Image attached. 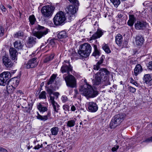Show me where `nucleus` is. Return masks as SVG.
I'll return each mask as SVG.
<instances>
[{
    "mask_svg": "<svg viewBox=\"0 0 152 152\" xmlns=\"http://www.w3.org/2000/svg\"><path fill=\"white\" fill-rule=\"evenodd\" d=\"M134 43L137 46L140 47L143 44L144 42V37L141 35L137 36L135 38Z\"/></svg>",
    "mask_w": 152,
    "mask_h": 152,
    "instance_id": "13",
    "label": "nucleus"
},
{
    "mask_svg": "<svg viewBox=\"0 0 152 152\" xmlns=\"http://www.w3.org/2000/svg\"><path fill=\"white\" fill-rule=\"evenodd\" d=\"M87 104L88 108L89 111L91 112H95L98 110V107L95 103L90 102H88Z\"/></svg>",
    "mask_w": 152,
    "mask_h": 152,
    "instance_id": "12",
    "label": "nucleus"
},
{
    "mask_svg": "<svg viewBox=\"0 0 152 152\" xmlns=\"http://www.w3.org/2000/svg\"><path fill=\"white\" fill-rule=\"evenodd\" d=\"M53 95L56 96V99H57L58 98V96L59 95V94L58 92H54L53 94Z\"/></svg>",
    "mask_w": 152,
    "mask_h": 152,
    "instance_id": "48",
    "label": "nucleus"
},
{
    "mask_svg": "<svg viewBox=\"0 0 152 152\" xmlns=\"http://www.w3.org/2000/svg\"><path fill=\"white\" fill-rule=\"evenodd\" d=\"M10 55L11 59L15 62L17 59L16 56V53L17 51L14 48H11L9 50Z\"/></svg>",
    "mask_w": 152,
    "mask_h": 152,
    "instance_id": "18",
    "label": "nucleus"
},
{
    "mask_svg": "<svg viewBox=\"0 0 152 152\" xmlns=\"http://www.w3.org/2000/svg\"><path fill=\"white\" fill-rule=\"evenodd\" d=\"M0 152H8L5 149L3 148H0Z\"/></svg>",
    "mask_w": 152,
    "mask_h": 152,
    "instance_id": "52",
    "label": "nucleus"
},
{
    "mask_svg": "<svg viewBox=\"0 0 152 152\" xmlns=\"http://www.w3.org/2000/svg\"><path fill=\"white\" fill-rule=\"evenodd\" d=\"M143 80L145 83L148 85L149 86L152 85V79L150 75L149 74H146L144 75Z\"/></svg>",
    "mask_w": 152,
    "mask_h": 152,
    "instance_id": "19",
    "label": "nucleus"
},
{
    "mask_svg": "<svg viewBox=\"0 0 152 152\" xmlns=\"http://www.w3.org/2000/svg\"><path fill=\"white\" fill-rule=\"evenodd\" d=\"M129 19H135V17L134 15L132 14H129Z\"/></svg>",
    "mask_w": 152,
    "mask_h": 152,
    "instance_id": "50",
    "label": "nucleus"
},
{
    "mask_svg": "<svg viewBox=\"0 0 152 152\" xmlns=\"http://www.w3.org/2000/svg\"><path fill=\"white\" fill-rule=\"evenodd\" d=\"M148 68L149 69L152 70V62L149 64Z\"/></svg>",
    "mask_w": 152,
    "mask_h": 152,
    "instance_id": "58",
    "label": "nucleus"
},
{
    "mask_svg": "<svg viewBox=\"0 0 152 152\" xmlns=\"http://www.w3.org/2000/svg\"><path fill=\"white\" fill-rule=\"evenodd\" d=\"M147 24L146 22L137 21L135 24V28L137 29H141L146 27Z\"/></svg>",
    "mask_w": 152,
    "mask_h": 152,
    "instance_id": "22",
    "label": "nucleus"
},
{
    "mask_svg": "<svg viewBox=\"0 0 152 152\" xmlns=\"http://www.w3.org/2000/svg\"><path fill=\"white\" fill-rule=\"evenodd\" d=\"M72 67L69 61H64L61 69V72L63 73L66 72L67 73L66 74L69 75V72L72 71Z\"/></svg>",
    "mask_w": 152,
    "mask_h": 152,
    "instance_id": "9",
    "label": "nucleus"
},
{
    "mask_svg": "<svg viewBox=\"0 0 152 152\" xmlns=\"http://www.w3.org/2000/svg\"><path fill=\"white\" fill-rule=\"evenodd\" d=\"M56 77V76L55 75H53L50 77L49 80L47 84L49 85L50 84H52L53 83H54Z\"/></svg>",
    "mask_w": 152,
    "mask_h": 152,
    "instance_id": "34",
    "label": "nucleus"
},
{
    "mask_svg": "<svg viewBox=\"0 0 152 152\" xmlns=\"http://www.w3.org/2000/svg\"><path fill=\"white\" fill-rule=\"evenodd\" d=\"M2 61L4 65L6 67H11L13 66V63L8 57L5 56H3Z\"/></svg>",
    "mask_w": 152,
    "mask_h": 152,
    "instance_id": "14",
    "label": "nucleus"
},
{
    "mask_svg": "<svg viewBox=\"0 0 152 152\" xmlns=\"http://www.w3.org/2000/svg\"><path fill=\"white\" fill-rule=\"evenodd\" d=\"M30 23L31 25L34 24L36 21V20H29Z\"/></svg>",
    "mask_w": 152,
    "mask_h": 152,
    "instance_id": "51",
    "label": "nucleus"
},
{
    "mask_svg": "<svg viewBox=\"0 0 152 152\" xmlns=\"http://www.w3.org/2000/svg\"><path fill=\"white\" fill-rule=\"evenodd\" d=\"M124 116L121 114L115 115L112 118L110 124L111 128L114 129L119 125L124 120Z\"/></svg>",
    "mask_w": 152,
    "mask_h": 152,
    "instance_id": "5",
    "label": "nucleus"
},
{
    "mask_svg": "<svg viewBox=\"0 0 152 152\" xmlns=\"http://www.w3.org/2000/svg\"><path fill=\"white\" fill-rule=\"evenodd\" d=\"M143 70L142 66L140 64L136 65L134 69V74L137 76L138 74L141 73Z\"/></svg>",
    "mask_w": 152,
    "mask_h": 152,
    "instance_id": "21",
    "label": "nucleus"
},
{
    "mask_svg": "<svg viewBox=\"0 0 152 152\" xmlns=\"http://www.w3.org/2000/svg\"><path fill=\"white\" fill-rule=\"evenodd\" d=\"M133 84L136 86H137V83L135 82H133Z\"/></svg>",
    "mask_w": 152,
    "mask_h": 152,
    "instance_id": "64",
    "label": "nucleus"
},
{
    "mask_svg": "<svg viewBox=\"0 0 152 152\" xmlns=\"http://www.w3.org/2000/svg\"><path fill=\"white\" fill-rule=\"evenodd\" d=\"M43 147V145L41 144L40 145L39 144H38L37 145H35L34 148L35 149H38L40 148H42Z\"/></svg>",
    "mask_w": 152,
    "mask_h": 152,
    "instance_id": "45",
    "label": "nucleus"
},
{
    "mask_svg": "<svg viewBox=\"0 0 152 152\" xmlns=\"http://www.w3.org/2000/svg\"><path fill=\"white\" fill-rule=\"evenodd\" d=\"M53 19H66L64 13L62 11L57 13Z\"/></svg>",
    "mask_w": 152,
    "mask_h": 152,
    "instance_id": "23",
    "label": "nucleus"
},
{
    "mask_svg": "<svg viewBox=\"0 0 152 152\" xmlns=\"http://www.w3.org/2000/svg\"><path fill=\"white\" fill-rule=\"evenodd\" d=\"M122 41V37L120 34H118L115 37L116 43L119 46H121Z\"/></svg>",
    "mask_w": 152,
    "mask_h": 152,
    "instance_id": "27",
    "label": "nucleus"
},
{
    "mask_svg": "<svg viewBox=\"0 0 152 152\" xmlns=\"http://www.w3.org/2000/svg\"><path fill=\"white\" fill-rule=\"evenodd\" d=\"M37 28L39 30L33 33L34 35L37 38L40 39L46 35L48 32V29L44 27L38 25Z\"/></svg>",
    "mask_w": 152,
    "mask_h": 152,
    "instance_id": "7",
    "label": "nucleus"
},
{
    "mask_svg": "<svg viewBox=\"0 0 152 152\" xmlns=\"http://www.w3.org/2000/svg\"><path fill=\"white\" fill-rule=\"evenodd\" d=\"M76 110V107L74 105H73L71 106V110L72 111H74Z\"/></svg>",
    "mask_w": 152,
    "mask_h": 152,
    "instance_id": "54",
    "label": "nucleus"
},
{
    "mask_svg": "<svg viewBox=\"0 0 152 152\" xmlns=\"http://www.w3.org/2000/svg\"><path fill=\"white\" fill-rule=\"evenodd\" d=\"M94 51L92 53V55L97 58L100 55V52L98 49L97 46L96 45H94Z\"/></svg>",
    "mask_w": 152,
    "mask_h": 152,
    "instance_id": "25",
    "label": "nucleus"
},
{
    "mask_svg": "<svg viewBox=\"0 0 152 152\" xmlns=\"http://www.w3.org/2000/svg\"><path fill=\"white\" fill-rule=\"evenodd\" d=\"M103 58L102 56L96 65L94 66L93 69L95 70H98L99 69L100 66L102 65V64L103 62Z\"/></svg>",
    "mask_w": 152,
    "mask_h": 152,
    "instance_id": "24",
    "label": "nucleus"
},
{
    "mask_svg": "<svg viewBox=\"0 0 152 152\" xmlns=\"http://www.w3.org/2000/svg\"><path fill=\"white\" fill-rule=\"evenodd\" d=\"M37 108L40 112H45L47 110V108L46 107L43 106L40 103L38 105Z\"/></svg>",
    "mask_w": 152,
    "mask_h": 152,
    "instance_id": "33",
    "label": "nucleus"
},
{
    "mask_svg": "<svg viewBox=\"0 0 152 152\" xmlns=\"http://www.w3.org/2000/svg\"><path fill=\"white\" fill-rule=\"evenodd\" d=\"M54 55L53 54H52L50 56H47L48 58L50 61L53 59L54 57Z\"/></svg>",
    "mask_w": 152,
    "mask_h": 152,
    "instance_id": "49",
    "label": "nucleus"
},
{
    "mask_svg": "<svg viewBox=\"0 0 152 152\" xmlns=\"http://www.w3.org/2000/svg\"><path fill=\"white\" fill-rule=\"evenodd\" d=\"M50 43L53 46L55 45V42L53 40H52L50 41Z\"/></svg>",
    "mask_w": 152,
    "mask_h": 152,
    "instance_id": "59",
    "label": "nucleus"
},
{
    "mask_svg": "<svg viewBox=\"0 0 152 152\" xmlns=\"http://www.w3.org/2000/svg\"><path fill=\"white\" fill-rule=\"evenodd\" d=\"M39 98L40 99H46V92L45 91H42L41 92L39 96Z\"/></svg>",
    "mask_w": 152,
    "mask_h": 152,
    "instance_id": "38",
    "label": "nucleus"
},
{
    "mask_svg": "<svg viewBox=\"0 0 152 152\" xmlns=\"http://www.w3.org/2000/svg\"><path fill=\"white\" fill-rule=\"evenodd\" d=\"M119 146L118 145L115 146L114 147H113L112 148V151H113L114 152L116 151L117 149L119 148Z\"/></svg>",
    "mask_w": 152,
    "mask_h": 152,
    "instance_id": "47",
    "label": "nucleus"
},
{
    "mask_svg": "<svg viewBox=\"0 0 152 152\" xmlns=\"http://www.w3.org/2000/svg\"><path fill=\"white\" fill-rule=\"evenodd\" d=\"M134 20H129L127 22L128 25L130 26H132L134 22Z\"/></svg>",
    "mask_w": 152,
    "mask_h": 152,
    "instance_id": "42",
    "label": "nucleus"
},
{
    "mask_svg": "<svg viewBox=\"0 0 152 152\" xmlns=\"http://www.w3.org/2000/svg\"><path fill=\"white\" fill-rule=\"evenodd\" d=\"M47 91L49 94V96L52 95V94L53 93V90L50 88H48Z\"/></svg>",
    "mask_w": 152,
    "mask_h": 152,
    "instance_id": "43",
    "label": "nucleus"
},
{
    "mask_svg": "<svg viewBox=\"0 0 152 152\" xmlns=\"http://www.w3.org/2000/svg\"><path fill=\"white\" fill-rule=\"evenodd\" d=\"M152 142V136L150 137L146 138L145 140H143L141 143L143 142H145L149 143Z\"/></svg>",
    "mask_w": 152,
    "mask_h": 152,
    "instance_id": "39",
    "label": "nucleus"
},
{
    "mask_svg": "<svg viewBox=\"0 0 152 152\" xmlns=\"http://www.w3.org/2000/svg\"><path fill=\"white\" fill-rule=\"evenodd\" d=\"M74 6L76 7H78L79 3L77 0H68Z\"/></svg>",
    "mask_w": 152,
    "mask_h": 152,
    "instance_id": "37",
    "label": "nucleus"
},
{
    "mask_svg": "<svg viewBox=\"0 0 152 152\" xmlns=\"http://www.w3.org/2000/svg\"><path fill=\"white\" fill-rule=\"evenodd\" d=\"M23 36V32L21 31L16 32L14 35V37L16 38H21Z\"/></svg>",
    "mask_w": 152,
    "mask_h": 152,
    "instance_id": "35",
    "label": "nucleus"
},
{
    "mask_svg": "<svg viewBox=\"0 0 152 152\" xmlns=\"http://www.w3.org/2000/svg\"><path fill=\"white\" fill-rule=\"evenodd\" d=\"M66 126L68 127H71L74 126L75 124V121L73 119L70 120L66 123Z\"/></svg>",
    "mask_w": 152,
    "mask_h": 152,
    "instance_id": "30",
    "label": "nucleus"
},
{
    "mask_svg": "<svg viewBox=\"0 0 152 152\" xmlns=\"http://www.w3.org/2000/svg\"><path fill=\"white\" fill-rule=\"evenodd\" d=\"M66 20H53L54 24L56 26L62 25H63L66 21Z\"/></svg>",
    "mask_w": 152,
    "mask_h": 152,
    "instance_id": "26",
    "label": "nucleus"
},
{
    "mask_svg": "<svg viewBox=\"0 0 152 152\" xmlns=\"http://www.w3.org/2000/svg\"><path fill=\"white\" fill-rule=\"evenodd\" d=\"M110 74V72L105 68H102L99 72L94 75L92 80L93 83L94 85H98L101 83L102 79L104 77L103 80L105 81L107 80V77Z\"/></svg>",
    "mask_w": 152,
    "mask_h": 152,
    "instance_id": "2",
    "label": "nucleus"
},
{
    "mask_svg": "<svg viewBox=\"0 0 152 152\" xmlns=\"http://www.w3.org/2000/svg\"><path fill=\"white\" fill-rule=\"evenodd\" d=\"M17 93H20V94H21V93H22V91H21L20 90H18L17 91Z\"/></svg>",
    "mask_w": 152,
    "mask_h": 152,
    "instance_id": "62",
    "label": "nucleus"
},
{
    "mask_svg": "<svg viewBox=\"0 0 152 152\" xmlns=\"http://www.w3.org/2000/svg\"><path fill=\"white\" fill-rule=\"evenodd\" d=\"M96 20H92V22L93 23H95L94 24V25L95 26L96 24L98 25L97 21H95Z\"/></svg>",
    "mask_w": 152,
    "mask_h": 152,
    "instance_id": "56",
    "label": "nucleus"
},
{
    "mask_svg": "<svg viewBox=\"0 0 152 152\" xmlns=\"http://www.w3.org/2000/svg\"><path fill=\"white\" fill-rule=\"evenodd\" d=\"M37 58L35 57L29 60L26 64V68L29 69L33 68L36 66L38 64Z\"/></svg>",
    "mask_w": 152,
    "mask_h": 152,
    "instance_id": "10",
    "label": "nucleus"
},
{
    "mask_svg": "<svg viewBox=\"0 0 152 152\" xmlns=\"http://www.w3.org/2000/svg\"><path fill=\"white\" fill-rule=\"evenodd\" d=\"M49 99L48 100L49 103L52 105L54 111L56 112H58L59 106L57 102L55 101L54 96L50 95L49 96Z\"/></svg>",
    "mask_w": 152,
    "mask_h": 152,
    "instance_id": "11",
    "label": "nucleus"
},
{
    "mask_svg": "<svg viewBox=\"0 0 152 152\" xmlns=\"http://www.w3.org/2000/svg\"><path fill=\"white\" fill-rule=\"evenodd\" d=\"M11 77L10 73L9 72H4L0 74V85L5 86L7 85V88L8 90L10 86L9 85V82L12 84L11 85L12 88H16L19 84V81L18 80H11L10 79Z\"/></svg>",
    "mask_w": 152,
    "mask_h": 152,
    "instance_id": "1",
    "label": "nucleus"
},
{
    "mask_svg": "<svg viewBox=\"0 0 152 152\" xmlns=\"http://www.w3.org/2000/svg\"><path fill=\"white\" fill-rule=\"evenodd\" d=\"M0 9L4 12H6V9L2 5H1L0 6Z\"/></svg>",
    "mask_w": 152,
    "mask_h": 152,
    "instance_id": "46",
    "label": "nucleus"
},
{
    "mask_svg": "<svg viewBox=\"0 0 152 152\" xmlns=\"http://www.w3.org/2000/svg\"><path fill=\"white\" fill-rule=\"evenodd\" d=\"M80 91H82L83 94L88 98H94L98 94L97 91L94 90L91 86L87 84L84 85Z\"/></svg>",
    "mask_w": 152,
    "mask_h": 152,
    "instance_id": "4",
    "label": "nucleus"
},
{
    "mask_svg": "<svg viewBox=\"0 0 152 152\" xmlns=\"http://www.w3.org/2000/svg\"><path fill=\"white\" fill-rule=\"evenodd\" d=\"M102 48L106 53H108L111 52L110 49L107 44L104 43L102 45Z\"/></svg>",
    "mask_w": 152,
    "mask_h": 152,
    "instance_id": "32",
    "label": "nucleus"
},
{
    "mask_svg": "<svg viewBox=\"0 0 152 152\" xmlns=\"http://www.w3.org/2000/svg\"><path fill=\"white\" fill-rule=\"evenodd\" d=\"M111 2L113 4L114 6L117 7L121 3L120 0H110Z\"/></svg>",
    "mask_w": 152,
    "mask_h": 152,
    "instance_id": "36",
    "label": "nucleus"
},
{
    "mask_svg": "<svg viewBox=\"0 0 152 152\" xmlns=\"http://www.w3.org/2000/svg\"><path fill=\"white\" fill-rule=\"evenodd\" d=\"M28 19H36L35 16L34 15H32L29 16Z\"/></svg>",
    "mask_w": 152,
    "mask_h": 152,
    "instance_id": "57",
    "label": "nucleus"
},
{
    "mask_svg": "<svg viewBox=\"0 0 152 152\" xmlns=\"http://www.w3.org/2000/svg\"><path fill=\"white\" fill-rule=\"evenodd\" d=\"M67 36L66 32L63 31L59 33L58 35V37L59 39L65 38Z\"/></svg>",
    "mask_w": 152,
    "mask_h": 152,
    "instance_id": "29",
    "label": "nucleus"
},
{
    "mask_svg": "<svg viewBox=\"0 0 152 152\" xmlns=\"http://www.w3.org/2000/svg\"><path fill=\"white\" fill-rule=\"evenodd\" d=\"M59 128L58 127H54L50 129V132L52 135H56L58 134Z\"/></svg>",
    "mask_w": 152,
    "mask_h": 152,
    "instance_id": "31",
    "label": "nucleus"
},
{
    "mask_svg": "<svg viewBox=\"0 0 152 152\" xmlns=\"http://www.w3.org/2000/svg\"><path fill=\"white\" fill-rule=\"evenodd\" d=\"M118 18H121L122 17V15L120 13H119L118 15Z\"/></svg>",
    "mask_w": 152,
    "mask_h": 152,
    "instance_id": "61",
    "label": "nucleus"
},
{
    "mask_svg": "<svg viewBox=\"0 0 152 152\" xmlns=\"http://www.w3.org/2000/svg\"><path fill=\"white\" fill-rule=\"evenodd\" d=\"M14 47L18 50L21 49L23 47L20 41H16L14 42Z\"/></svg>",
    "mask_w": 152,
    "mask_h": 152,
    "instance_id": "28",
    "label": "nucleus"
},
{
    "mask_svg": "<svg viewBox=\"0 0 152 152\" xmlns=\"http://www.w3.org/2000/svg\"><path fill=\"white\" fill-rule=\"evenodd\" d=\"M129 91L132 93H134L136 91V89L132 87H129Z\"/></svg>",
    "mask_w": 152,
    "mask_h": 152,
    "instance_id": "44",
    "label": "nucleus"
},
{
    "mask_svg": "<svg viewBox=\"0 0 152 152\" xmlns=\"http://www.w3.org/2000/svg\"><path fill=\"white\" fill-rule=\"evenodd\" d=\"M55 9V7L51 6L48 5L44 6L41 9V12L43 15L46 17L51 16Z\"/></svg>",
    "mask_w": 152,
    "mask_h": 152,
    "instance_id": "8",
    "label": "nucleus"
},
{
    "mask_svg": "<svg viewBox=\"0 0 152 152\" xmlns=\"http://www.w3.org/2000/svg\"><path fill=\"white\" fill-rule=\"evenodd\" d=\"M78 7H76L72 5H69L67 7L69 13H70L71 15L70 16V17L72 18L73 16H75V14L77 10H78Z\"/></svg>",
    "mask_w": 152,
    "mask_h": 152,
    "instance_id": "17",
    "label": "nucleus"
},
{
    "mask_svg": "<svg viewBox=\"0 0 152 152\" xmlns=\"http://www.w3.org/2000/svg\"><path fill=\"white\" fill-rule=\"evenodd\" d=\"M0 31L1 33H0V36H2L4 34V30L3 28L1 27L0 28Z\"/></svg>",
    "mask_w": 152,
    "mask_h": 152,
    "instance_id": "53",
    "label": "nucleus"
},
{
    "mask_svg": "<svg viewBox=\"0 0 152 152\" xmlns=\"http://www.w3.org/2000/svg\"><path fill=\"white\" fill-rule=\"evenodd\" d=\"M103 32L102 30L99 29H98L96 32L93 35L90 39V41L92 40H94L97 38H99L103 34Z\"/></svg>",
    "mask_w": 152,
    "mask_h": 152,
    "instance_id": "16",
    "label": "nucleus"
},
{
    "mask_svg": "<svg viewBox=\"0 0 152 152\" xmlns=\"http://www.w3.org/2000/svg\"><path fill=\"white\" fill-rule=\"evenodd\" d=\"M36 38L32 37H30L28 38L26 46L30 48L32 47L36 43Z\"/></svg>",
    "mask_w": 152,
    "mask_h": 152,
    "instance_id": "15",
    "label": "nucleus"
},
{
    "mask_svg": "<svg viewBox=\"0 0 152 152\" xmlns=\"http://www.w3.org/2000/svg\"><path fill=\"white\" fill-rule=\"evenodd\" d=\"M63 108L64 110L66 111H69L70 107L69 106L66 104H64L63 106Z\"/></svg>",
    "mask_w": 152,
    "mask_h": 152,
    "instance_id": "41",
    "label": "nucleus"
},
{
    "mask_svg": "<svg viewBox=\"0 0 152 152\" xmlns=\"http://www.w3.org/2000/svg\"><path fill=\"white\" fill-rule=\"evenodd\" d=\"M135 81L133 79H132L131 80V82L133 84V83Z\"/></svg>",
    "mask_w": 152,
    "mask_h": 152,
    "instance_id": "63",
    "label": "nucleus"
},
{
    "mask_svg": "<svg viewBox=\"0 0 152 152\" xmlns=\"http://www.w3.org/2000/svg\"><path fill=\"white\" fill-rule=\"evenodd\" d=\"M50 61V60L48 58L47 56V57L45 58V59L44 60V62L45 63H47Z\"/></svg>",
    "mask_w": 152,
    "mask_h": 152,
    "instance_id": "55",
    "label": "nucleus"
},
{
    "mask_svg": "<svg viewBox=\"0 0 152 152\" xmlns=\"http://www.w3.org/2000/svg\"><path fill=\"white\" fill-rule=\"evenodd\" d=\"M92 47L88 43H85L81 45L78 51L80 58L83 59L88 56L91 52Z\"/></svg>",
    "mask_w": 152,
    "mask_h": 152,
    "instance_id": "3",
    "label": "nucleus"
},
{
    "mask_svg": "<svg viewBox=\"0 0 152 152\" xmlns=\"http://www.w3.org/2000/svg\"><path fill=\"white\" fill-rule=\"evenodd\" d=\"M37 113V115L36 116L37 119L43 121H45L47 120L51 115L50 113L49 112H48L46 115L43 116L41 115L38 113Z\"/></svg>",
    "mask_w": 152,
    "mask_h": 152,
    "instance_id": "20",
    "label": "nucleus"
},
{
    "mask_svg": "<svg viewBox=\"0 0 152 152\" xmlns=\"http://www.w3.org/2000/svg\"><path fill=\"white\" fill-rule=\"evenodd\" d=\"M61 99L63 103H65L68 100V98L66 96L63 95L61 97Z\"/></svg>",
    "mask_w": 152,
    "mask_h": 152,
    "instance_id": "40",
    "label": "nucleus"
},
{
    "mask_svg": "<svg viewBox=\"0 0 152 152\" xmlns=\"http://www.w3.org/2000/svg\"><path fill=\"white\" fill-rule=\"evenodd\" d=\"M66 86L70 88H74L76 85V80L75 77L72 75L64 74L63 76Z\"/></svg>",
    "mask_w": 152,
    "mask_h": 152,
    "instance_id": "6",
    "label": "nucleus"
},
{
    "mask_svg": "<svg viewBox=\"0 0 152 152\" xmlns=\"http://www.w3.org/2000/svg\"><path fill=\"white\" fill-rule=\"evenodd\" d=\"M121 23L120 22H118V23H119V24H120V25H122V24H124V23H125L126 22V20L125 21H123L122 20H121Z\"/></svg>",
    "mask_w": 152,
    "mask_h": 152,
    "instance_id": "60",
    "label": "nucleus"
}]
</instances>
